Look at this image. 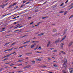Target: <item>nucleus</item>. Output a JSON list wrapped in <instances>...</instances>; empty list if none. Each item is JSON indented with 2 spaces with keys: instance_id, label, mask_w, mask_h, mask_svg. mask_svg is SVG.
Segmentation results:
<instances>
[{
  "instance_id": "nucleus-1",
  "label": "nucleus",
  "mask_w": 73,
  "mask_h": 73,
  "mask_svg": "<svg viewBox=\"0 0 73 73\" xmlns=\"http://www.w3.org/2000/svg\"><path fill=\"white\" fill-rule=\"evenodd\" d=\"M66 38V36H65L64 38H62L61 40H60V38H58L57 40L55 41V43H56H56H57V42H61L63 40H65V38Z\"/></svg>"
},
{
  "instance_id": "nucleus-2",
  "label": "nucleus",
  "mask_w": 73,
  "mask_h": 73,
  "mask_svg": "<svg viewBox=\"0 0 73 73\" xmlns=\"http://www.w3.org/2000/svg\"><path fill=\"white\" fill-rule=\"evenodd\" d=\"M66 62H67V61H66V60H64V66L65 68H66V65L65 64H66Z\"/></svg>"
},
{
  "instance_id": "nucleus-3",
  "label": "nucleus",
  "mask_w": 73,
  "mask_h": 73,
  "mask_svg": "<svg viewBox=\"0 0 73 73\" xmlns=\"http://www.w3.org/2000/svg\"><path fill=\"white\" fill-rule=\"evenodd\" d=\"M69 71L70 73H73V68H69Z\"/></svg>"
},
{
  "instance_id": "nucleus-4",
  "label": "nucleus",
  "mask_w": 73,
  "mask_h": 73,
  "mask_svg": "<svg viewBox=\"0 0 73 73\" xmlns=\"http://www.w3.org/2000/svg\"><path fill=\"white\" fill-rule=\"evenodd\" d=\"M36 45V43H34L33 45H31L30 46L31 48H34L35 46Z\"/></svg>"
},
{
  "instance_id": "nucleus-5",
  "label": "nucleus",
  "mask_w": 73,
  "mask_h": 73,
  "mask_svg": "<svg viewBox=\"0 0 73 73\" xmlns=\"http://www.w3.org/2000/svg\"><path fill=\"white\" fill-rule=\"evenodd\" d=\"M34 42H39L38 41H32V42H30V43L31 44H32L33 43H34Z\"/></svg>"
},
{
  "instance_id": "nucleus-6",
  "label": "nucleus",
  "mask_w": 73,
  "mask_h": 73,
  "mask_svg": "<svg viewBox=\"0 0 73 73\" xmlns=\"http://www.w3.org/2000/svg\"><path fill=\"white\" fill-rule=\"evenodd\" d=\"M72 44H73V42H71L69 43V44L68 45L69 46H71Z\"/></svg>"
},
{
  "instance_id": "nucleus-7",
  "label": "nucleus",
  "mask_w": 73,
  "mask_h": 73,
  "mask_svg": "<svg viewBox=\"0 0 73 73\" xmlns=\"http://www.w3.org/2000/svg\"><path fill=\"white\" fill-rule=\"evenodd\" d=\"M31 67V66L29 65L24 67V69H27V68H29Z\"/></svg>"
},
{
  "instance_id": "nucleus-8",
  "label": "nucleus",
  "mask_w": 73,
  "mask_h": 73,
  "mask_svg": "<svg viewBox=\"0 0 73 73\" xmlns=\"http://www.w3.org/2000/svg\"><path fill=\"white\" fill-rule=\"evenodd\" d=\"M44 35V33H40L37 35L38 36H42V35Z\"/></svg>"
},
{
  "instance_id": "nucleus-9",
  "label": "nucleus",
  "mask_w": 73,
  "mask_h": 73,
  "mask_svg": "<svg viewBox=\"0 0 73 73\" xmlns=\"http://www.w3.org/2000/svg\"><path fill=\"white\" fill-rule=\"evenodd\" d=\"M64 44H65V43H64V42L61 43L60 44V46L61 47H63V46Z\"/></svg>"
},
{
  "instance_id": "nucleus-10",
  "label": "nucleus",
  "mask_w": 73,
  "mask_h": 73,
  "mask_svg": "<svg viewBox=\"0 0 73 73\" xmlns=\"http://www.w3.org/2000/svg\"><path fill=\"white\" fill-rule=\"evenodd\" d=\"M50 41H49L48 42V43L47 44V47H48L49 46V45H50Z\"/></svg>"
},
{
  "instance_id": "nucleus-11",
  "label": "nucleus",
  "mask_w": 73,
  "mask_h": 73,
  "mask_svg": "<svg viewBox=\"0 0 73 73\" xmlns=\"http://www.w3.org/2000/svg\"><path fill=\"white\" fill-rule=\"evenodd\" d=\"M68 11H65L64 13V15H66L67 13H68Z\"/></svg>"
},
{
  "instance_id": "nucleus-12",
  "label": "nucleus",
  "mask_w": 73,
  "mask_h": 73,
  "mask_svg": "<svg viewBox=\"0 0 73 73\" xmlns=\"http://www.w3.org/2000/svg\"><path fill=\"white\" fill-rule=\"evenodd\" d=\"M60 52L62 53L63 54H66L65 53V52H64L63 51H61Z\"/></svg>"
},
{
  "instance_id": "nucleus-13",
  "label": "nucleus",
  "mask_w": 73,
  "mask_h": 73,
  "mask_svg": "<svg viewBox=\"0 0 73 73\" xmlns=\"http://www.w3.org/2000/svg\"><path fill=\"white\" fill-rule=\"evenodd\" d=\"M32 54V52H29V53H26V54H27H27Z\"/></svg>"
},
{
  "instance_id": "nucleus-14",
  "label": "nucleus",
  "mask_w": 73,
  "mask_h": 73,
  "mask_svg": "<svg viewBox=\"0 0 73 73\" xmlns=\"http://www.w3.org/2000/svg\"><path fill=\"white\" fill-rule=\"evenodd\" d=\"M8 3H7L3 5V7H5V6L7 5H8Z\"/></svg>"
},
{
  "instance_id": "nucleus-15",
  "label": "nucleus",
  "mask_w": 73,
  "mask_h": 73,
  "mask_svg": "<svg viewBox=\"0 0 73 73\" xmlns=\"http://www.w3.org/2000/svg\"><path fill=\"white\" fill-rule=\"evenodd\" d=\"M22 61H23V60H18L17 62H21Z\"/></svg>"
},
{
  "instance_id": "nucleus-16",
  "label": "nucleus",
  "mask_w": 73,
  "mask_h": 73,
  "mask_svg": "<svg viewBox=\"0 0 73 73\" xmlns=\"http://www.w3.org/2000/svg\"><path fill=\"white\" fill-rule=\"evenodd\" d=\"M53 66L54 67H57L58 66L57 64H53Z\"/></svg>"
},
{
  "instance_id": "nucleus-17",
  "label": "nucleus",
  "mask_w": 73,
  "mask_h": 73,
  "mask_svg": "<svg viewBox=\"0 0 73 73\" xmlns=\"http://www.w3.org/2000/svg\"><path fill=\"white\" fill-rule=\"evenodd\" d=\"M13 48H14V47H13L12 48L10 49H8V50H9V51H11V50H12V49H13Z\"/></svg>"
},
{
  "instance_id": "nucleus-18",
  "label": "nucleus",
  "mask_w": 73,
  "mask_h": 73,
  "mask_svg": "<svg viewBox=\"0 0 73 73\" xmlns=\"http://www.w3.org/2000/svg\"><path fill=\"white\" fill-rule=\"evenodd\" d=\"M16 4H17V3H14L13 5V6H14V5H16Z\"/></svg>"
},
{
  "instance_id": "nucleus-19",
  "label": "nucleus",
  "mask_w": 73,
  "mask_h": 73,
  "mask_svg": "<svg viewBox=\"0 0 73 73\" xmlns=\"http://www.w3.org/2000/svg\"><path fill=\"white\" fill-rule=\"evenodd\" d=\"M73 17V15H71L70 17V18H69V19H71V18H72V17Z\"/></svg>"
},
{
  "instance_id": "nucleus-20",
  "label": "nucleus",
  "mask_w": 73,
  "mask_h": 73,
  "mask_svg": "<svg viewBox=\"0 0 73 73\" xmlns=\"http://www.w3.org/2000/svg\"><path fill=\"white\" fill-rule=\"evenodd\" d=\"M36 53H42L41 52H38V51H36Z\"/></svg>"
},
{
  "instance_id": "nucleus-21",
  "label": "nucleus",
  "mask_w": 73,
  "mask_h": 73,
  "mask_svg": "<svg viewBox=\"0 0 73 73\" xmlns=\"http://www.w3.org/2000/svg\"><path fill=\"white\" fill-rule=\"evenodd\" d=\"M11 14V13L8 14H7L6 15H4V16H8V15H10V14Z\"/></svg>"
},
{
  "instance_id": "nucleus-22",
  "label": "nucleus",
  "mask_w": 73,
  "mask_h": 73,
  "mask_svg": "<svg viewBox=\"0 0 73 73\" xmlns=\"http://www.w3.org/2000/svg\"><path fill=\"white\" fill-rule=\"evenodd\" d=\"M15 44H16V42H15L13 43L12 44H11V46H12L13 45H15Z\"/></svg>"
},
{
  "instance_id": "nucleus-23",
  "label": "nucleus",
  "mask_w": 73,
  "mask_h": 73,
  "mask_svg": "<svg viewBox=\"0 0 73 73\" xmlns=\"http://www.w3.org/2000/svg\"><path fill=\"white\" fill-rule=\"evenodd\" d=\"M45 18H47V17H43L42 18V19H45Z\"/></svg>"
},
{
  "instance_id": "nucleus-24",
  "label": "nucleus",
  "mask_w": 73,
  "mask_h": 73,
  "mask_svg": "<svg viewBox=\"0 0 73 73\" xmlns=\"http://www.w3.org/2000/svg\"><path fill=\"white\" fill-rule=\"evenodd\" d=\"M11 43L10 42H8V43H7L6 44V45H8V44H9L10 43Z\"/></svg>"
},
{
  "instance_id": "nucleus-25",
  "label": "nucleus",
  "mask_w": 73,
  "mask_h": 73,
  "mask_svg": "<svg viewBox=\"0 0 73 73\" xmlns=\"http://www.w3.org/2000/svg\"><path fill=\"white\" fill-rule=\"evenodd\" d=\"M30 41H31V40H29V41H26V42L27 43H28L29 42H30Z\"/></svg>"
},
{
  "instance_id": "nucleus-26",
  "label": "nucleus",
  "mask_w": 73,
  "mask_h": 73,
  "mask_svg": "<svg viewBox=\"0 0 73 73\" xmlns=\"http://www.w3.org/2000/svg\"><path fill=\"white\" fill-rule=\"evenodd\" d=\"M31 62H33V63H35V62H35V61H34V60L31 61Z\"/></svg>"
},
{
  "instance_id": "nucleus-27",
  "label": "nucleus",
  "mask_w": 73,
  "mask_h": 73,
  "mask_svg": "<svg viewBox=\"0 0 73 73\" xmlns=\"http://www.w3.org/2000/svg\"><path fill=\"white\" fill-rule=\"evenodd\" d=\"M8 51H9V50H8V49L5 50V51H4V52H8Z\"/></svg>"
},
{
  "instance_id": "nucleus-28",
  "label": "nucleus",
  "mask_w": 73,
  "mask_h": 73,
  "mask_svg": "<svg viewBox=\"0 0 73 73\" xmlns=\"http://www.w3.org/2000/svg\"><path fill=\"white\" fill-rule=\"evenodd\" d=\"M38 49H41V46H39Z\"/></svg>"
},
{
  "instance_id": "nucleus-29",
  "label": "nucleus",
  "mask_w": 73,
  "mask_h": 73,
  "mask_svg": "<svg viewBox=\"0 0 73 73\" xmlns=\"http://www.w3.org/2000/svg\"><path fill=\"white\" fill-rule=\"evenodd\" d=\"M64 12V11H60V12L59 13H63Z\"/></svg>"
},
{
  "instance_id": "nucleus-30",
  "label": "nucleus",
  "mask_w": 73,
  "mask_h": 73,
  "mask_svg": "<svg viewBox=\"0 0 73 73\" xmlns=\"http://www.w3.org/2000/svg\"><path fill=\"white\" fill-rule=\"evenodd\" d=\"M68 1H69V0H67L66 2H65V3H67L68 2Z\"/></svg>"
},
{
  "instance_id": "nucleus-31",
  "label": "nucleus",
  "mask_w": 73,
  "mask_h": 73,
  "mask_svg": "<svg viewBox=\"0 0 73 73\" xmlns=\"http://www.w3.org/2000/svg\"><path fill=\"white\" fill-rule=\"evenodd\" d=\"M38 48L37 47L36 48H34L35 50H36V49H38Z\"/></svg>"
},
{
  "instance_id": "nucleus-32",
  "label": "nucleus",
  "mask_w": 73,
  "mask_h": 73,
  "mask_svg": "<svg viewBox=\"0 0 73 73\" xmlns=\"http://www.w3.org/2000/svg\"><path fill=\"white\" fill-rule=\"evenodd\" d=\"M54 52H57V50H54L53 51Z\"/></svg>"
},
{
  "instance_id": "nucleus-33",
  "label": "nucleus",
  "mask_w": 73,
  "mask_h": 73,
  "mask_svg": "<svg viewBox=\"0 0 73 73\" xmlns=\"http://www.w3.org/2000/svg\"><path fill=\"white\" fill-rule=\"evenodd\" d=\"M7 59H8V58H6L4 59V60H3V61H5V60H7Z\"/></svg>"
},
{
  "instance_id": "nucleus-34",
  "label": "nucleus",
  "mask_w": 73,
  "mask_h": 73,
  "mask_svg": "<svg viewBox=\"0 0 73 73\" xmlns=\"http://www.w3.org/2000/svg\"><path fill=\"white\" fill-rule=\"evenodd\" d=\"M64 5V3H62L60 5V6H62V5Z\"/></svg>"
},
{
  "instance_id": "nucleus-35",
  "label": "nucleus",
  "mask_w": 73,
  "mask_h": 73,
  "mask_svg": "<svg viewBox=\"0 0 73 73\" xmlns=\"http://www.w3.org/2000/svg\"><path fill=\"white\" fill-rule=\"evenodd\" d=\"M35 25V26H34L33 27H36V26H38V25Z\"/></svg>"
},
{
  "instance_id": "nucleus-36",
  "label": "nucleus",
  "mask_w": 73,
  "mask_h": 73,
  "mask_svg": "<svg viewBox=\"0 0 73 73\" xmlns=\"http://www.w3.org/2000/svg\"><path fill=\"white\" fill-rule=\"evenodd\" d=\"M19 49H20L21 48H22V46H21L20 47H19Z\"/></svg>"
},
{
  "instance_id": "nucleus-37",
  "label": "nucleus",
  "mask_w": 73,
  "mask_h": 73,
  "mask_svg": "<svg viewBox=\"0 0 73 73\" xmlns=\"http://www.w3.org/2000/svg\"><path fill=\"white\" fill-rule=\"evenodd\" d=\"M24 6H25V5H22L21 6V7H24Z\"/></svg>"
},
{
  "instance_id": "nucleus-38",
  "label": "nucleus",
  "mask_w": 73,
  "mask_h": 73,
  "mask_svg": "<svg viewBox=\"0 0 73 73\" xmlns=\"http://www.w3.org/2000/svg\"><path fill=\"white\" fill-rule=\"evenodd\" d=\"M56 30L55 29H54L53 30V32H56Z\"/></svg>"
},
{
  "instance_id": "nucleus-39",
  "label": "nucleus",
  "mask_w": 73,
  "mask_h": 73,
  "mask_svg": "<svg viewBox=\"0 0 73 73\" xmlns=\"http://www.w3.org/2000/svg\"><path fill=\"white\" fill-rule=\"evenodd\" d=\"M15 7L17 8H18V7H19V6H16Z\"/></svg>"
},
{
  "instance_id": "nucleus-40",
  "label": "nucleus",
  "mask_w": 73,
  "mask_h": 73,
  "mask_svg": "<svg viewBox=\"0 0 73 73\" xmlns=\"http://www.w3.org/2000/svg\"><path fill=\"white\" fill-rule=\"evenodd\" d=\"M54 49V48H50V49L51 50H52V49Z\"/></svg>"
},
{
  "instance_id": "nucleus-41",
  "label": "nucleus",
  "mask_w": 73,
  "mask_h": 73,
  "mask_svg": "<svg viewBox=\"0 0 73 73\" xmlns=\"http://www.w3.org/2000/svg\"><path fill=\"white\" fill-rule=\"evenodd\" d=\"M35 60L36 61H38V59H36Z\"/></svg>"
},
{
  "instance_id": "nucleus-42",
  "label": "nucleus",
  "mask_w": 73,
  "mask_h": 73,
  "mask_svg": "<svg viewBox=\"0 0 73 73\" xmlns=\"http://www.w3.org/2000/svg\"><path fill=\"white\" fill-rule=\"evenodd\" d=\"M20 17V16H17V17H16L17 18H19V17Z\"/></svg>"
},
{
  "instance_id": "nucleus-43",
  "label": "nucleus",
  "mask_w": 73,
  "mask_h": 73,
  "mask_svg": "<svg viewBox=\"0 0 73 73\" xmlns=\"http://www.w3.org/2000/svg\"><path fill=\"white\" fill-rule=\"evenodd\" d=\"M21 56H22V55H20L19 56V57H21Z\"/></svg>"
},
{
  "instance_id": "nucleus-44",
  "label": "nucleus",
  "mask_w": 73,
  "mask_h": 73,
  "mask_svg": "<svg viewBox=\"0 0 73 73\" xmlns=\"http://www.w3.org/2000/svg\"><path fill=\"white\" fill-rule=\"evenodd\" d=\"M7 57H9V56H10V55H7Z\"/></svg>"
},
{
  "instance_id": "nucleus-45",
  "label": "nucleus",
  "mask_w": 73,
  "mask_h": 73,
  "mask_svg": "<svg viewBox=\"0 0 73 73\" xmlns=\"http://www.w3.org/2000/svg\"><path fill=\"white\" fill-rule=\"evenodd\" d=\"M24 47H26V46H27V45L23 46Z\"/></svg>"
},
{
  "instance_id": "nucleus-46",
  "label": "nucleus",
  "mask_w": 73,
  "mask_h": 73,
  "mask_svg": "<svg viewBox=\"0 0 73 73\" xmlns=\"http://www.w3.org/2000/svg\"><path fill=\"white\" fill-rule=\"evenodd\" d=\"M9 64V63H5V64Z\"/></svg>"
},
{
  "instance_id": "nucleus-47",
  "label": "nucleus",
  "mask_w": 73,
  "mask_h": 73,
  "mask_svg": "<svg viewBox=\"0 0 73 73\" xmlns=\"http://www.w3.org/2000/svg\"><path fill=\"white\" fill-rule=\"evenodd\" d=\"M3 31H5V30H2L0 31V32H3Z\"/></svg>"
},
{
  "instance_id": "nucleus-48",
  "label": "nucleus",
  "mask_w": 73,
  "mask_h": 73,
  "mask_svg": "<svg viewBox=\"0 0 73 73\" xmlns=\"http://www.w3.org/2000/svg\"><path fill=\"white\" fill-rule=\"evenodd\" d=\"M27 43V42L26 41V42H24L23 43V44H26V43Z\"/></svg>"
},
{
  "instance_id": "nucleus-49",
  "label": "nucleus",
  "mask_w": 73,
  "mask_h": 73,
  "mask_svg": "<svg viewBox=\"0 0 73 73\" xmlns=\"http://www.w3.org/2000/svg\"><path fill=\"white\" fill-rule=\"evenodd\" d=\"M18 48L17 47V48H14V49H18Z\"/></svg>"
},
{
  "instance_id": "nucleus-50",
  "label": "nucleus",
  "mask_w": 73,
  "mask_h": 73,
  "mask_svg": "<svg viewBox=\"0 0 73 73\" xmlns=\"http://www.w3.org/2000/svg\"><path fill=\"white\" fill-rule=\"evenodd\" d=\"M41 23V22H40L38 23L37 24H40V23Z\"/></svg>"
},
{
  "instance_id": "nucleus-51",
  "label": "nucleus",
  "mask_w": 73,
  "mask_h": 73,
  "mask_svg": "<svg viewBox=\"0 0 73 73\" xmlns=\"http://www.w3.org/2000/svg\"><path fill=\"white\" fill-rule=\"evenodd\" d=\"M25 2H26V1H23V3H25Z\"/></svg>"
},
{
  "instance_id": "nucleus-52",
  "label": "nucleus",
  "mask_w": 73,
  "mask_h": 73,
  "mask_svg": "<svg viewBox=\"0 0 73 73\" xmlns=\"http://www.w3.org/2000/svg\"><path fill=\"white\" fill-rule=\"evenodd\" d=\"M33 22H32L30 24L31 25V24H33Z\"/></svg>"
},
{
  "instance_id": "nucleus-53",
  "label": "nucleus",
  "mask_w": 73,
  "mask_h": 73,
  "mask_svg": "<svg viewBox=\"0 0 73 73\" xmlns=\"http://www.w3.org/2000/svg\"><path fill=\"white\" fill-rule=\"evenodd\" d=\"M14 19H17V18L16 17H15L14 18Z\"/></svg>"
},
{
  "instance_id": "nucleus-54",
  "label": "nucleus",
  "mask_w": 73,
  "mask_h": 73,
  "mask_svg": "<svg viewBox=\"0 0 73 73\" xmlns=\"http://www.w3.org/2000/svg\"><path fill=\"white\" fill-rule=\"evenodd\" d=\"M9 0H6L5 1V2H7V1H8Z\"/></svg>"
},
{
  "instance_id": "nucleus-55",
  "label": "nucleus",
  "mask_w": 73,
  "mask_h": 73,
  "mask_svg": "<svg viewBox=\"0 0 73 73\" xmlns=\"http://www.w3.org/2000/svg\"><path fill=\"white\" fill-rule=\"evenodd\" d=\"M5 29V28H3L2 29V30H4V29Z\"/></svg>"
},
{
  "instance_id": "nucleus-56",
  "label": "nucleus",
  "mask_w": 73,
  "mask_h": 73,
  "mask_svg": "<svg viewBox=\"0 0 73 73\" xmlns=\"http://www.w3.org/2000/svg\"><path fill=\"white\" fill-rule=\"evenodd\" d=\"M49 73H53V72H49Z\"/></svg>"
},
{
  "instance_id": "nucleus-57",
  "label": "nucleus",
  "mask_w": 73,
  "mask_h": 73,
  "mask_svg": "<svg viewBox=\"0 0 73 73\" xmlns=\"http://www.w3.org/2000/svg\"><path fill=\"white\" fill-rule=\"evenodd\" d=\"M29 2H27V3H26V4H29Z\"/></svg>"
},
{
  "instance_id": "nucleus-58",
  "label": "nucleus",
  "mask_w": 73,
  "mask_h": 73,
  "mask_svg": "<svg viewBox=\"0 0 73 73\" xmlns=\"http://www.w3.org/2000/svg\"><path fill=\"white\" fill-rule=\"evenodd\" d=\"M12 54H13L12 53H11V54H9V55H10H10H12Z\"/></svg>"
},
{
  "instance_id": "nucleus-59",
  "label": "nucleus",
  "mask_w": 73,
  "mask_h": 73,
  "mask_svg": "<svg viewBox=\"0 0 73 73\" xmlns=\"http://www.w3.org/2000/svg\"><path fill=\"white\" fill-rule=\"evenodd\" d=\"M17 67H15L13 68H15V69H16V68H17Z\"/></svg>"
},
{
  "instance_id": "nucleus-60",
  "label": "nucleus",
  "mask_w": 73,
  "mask_h": 73,
  "mask_svg": "<svg viewBox=\"0 0 73 73\" xmlns=\"http://www.w3.org/2000/svg\"><path fill=\"white\" fill-rule=\"evenodd\" d=\"M17 27H18V26L16 27H15V28H14V29H15V28H17Z\"/></svg>"
},
{
  "instance_id": "nucleus-61",
  "label": "nucleus",
  "mask_w": 73,
  "mask_h": 73,
  "mask_svg": "<svg viewBox=\"0 0 73 73\" xmlns=\"http://www.w3.org/2000/svg\"><path fill=\"white\" fill-rule=\"evenodd\" d=\"M38 33H39V32H38L37 33H36V35H37V34H38Z\"/></svg>"
},
{
  "instance_id": "nucleus-62",
  "label": "nucleus",
  "mask_w": 73,
  "mask_h": 73,
  "mask_svg": "<svg viewBox=\"0 0 73 73\" xmlns=\"http://www.w3.org/2000/svg\"><path fill=\"white\" fill-rule=\"evenodd\" d=\"M16 24V22H15L14 23V24Z\"/></svg>"
},
{
  "instance_id": "nucleus-63",
  "label": "nucleus",
  "mask_w": 73,
  "mask_h": 73,
  "mask_svg": "<svg viewBox=\"0 0 73 73\" xmlns=\"http://www.w3.org/2000/svg\"><path fill=\"white\" fill-rule=\"evenodd\" d=\"M38 61H41V59H38Z\"/></svg>"
},
{
  "instance_id": "nucleus-64",
  "label": "nucleus",
  "mask_w": 73,
  "mask_h": 73,
  "mask_svg": "<svg viewBox=\"0 0 73 73\" xmlns=\"http://www.w3.org/2000/svg\"><path fill=\"white\" fill-rule=\"evenodd\" d=\"M25 37V35L22 36V37Z\"/></svg>"
}]
</instances>
